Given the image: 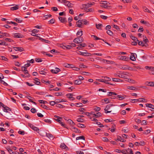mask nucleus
I'll use <instances>...</instances> for the list:
<instances>
[{"instance_id":"nucleus-1","label":"nucleus","mask_w":154,"mask_h":154,"mask_svg":"<svg viewBox=\"0 0 154 154\" xmlns=\"http://www.w3.org/2000/svg\"><path fill=\"white\" fill-rule=\"evenodd\" d=\"M138 101L140 102L146 103L147 102V100L144 98H139L138 99H131L130 101L132 103H135V102Z\"/></svg>"},{"instance_id":"nucleus-2","label":"nucleus","mask_w":154,"mask_h":154,"mask_svg":"<svg viewBox=\"0 0 154 154\" xmlns=\"http://www.w3.org/2000/svg\"><path fill=\"white\" fill-rule=\"evenodd\" d=\"M101 2H102L101 1ZM103 3H101V5H100V6L103 8H108L109 7H110L109 6L107 5H109L110 3L106 1H102Z\"/></svg>"},{"instance_id":"nucleus-3","label":"nucleus","mask_w":154,"mask_h":154,"mask_svg":"<svg viewBox=\"0 0 154 154\" xmlns=\"http://www.w3.org/2000/svg\"><path fill=\"white\" fill-rule=\"evenodd\" d=\"M22 70L25 74H26L27 77H29L30 76V74L29 73L27 68L26 66H23L21 67Z\"/></svg>"},{"instance_id":"nucleus-4","label":"nucleus","mask_w":154,"mask_h":154,"mask_svg":"<svg viewBox=\"0 0 154 154\" xmlns=\"http://www.w3.org/2000/svg\"><path fill=\"white\" fill-rule=\"evenodd\" d=\"M84 40L82 38H81L80 39L79 37L75 38L73 40V42L76 43H81L83 42Z\"/></svg>"},{"instance_id":"nucleus-5","label":"nucleus","mask_w":154,"mask_h":154,"mask_svg":"<svg viewBox=\"0 0 154 154\" xmlns=\"http://www.w3.org/2000/svg\"><path fill=\"white\" fill-rule=\"evenodd\" d=\"M94 3H88L87 4H83L82 5V7L85 9H86L88 8L91 7L92 5H94Z\"/></svg>"},{"instance_id":"nucleus-6","label":"nucleus","mask_w":154,"mask_h":154,"mask_svg":"<svg viewBox=\"0 0 154 154\" xmlns=\"http://www.w3.org/2000/svg\"><path fill=\"white\" fill-rule=\"evenodd\" d=\"M79 54L82 56H89L91 55V53L88 52H83L81 51H79Z\"/></svg>"},{"instance_id":"nucleus-7","label":"nucleus","mask_w":154,"mask_h":154,"mask_svg":"<svg viewBox=\"0 0 154 154\" xmlns=\"http://www.w3.org/2000/svg\"><path fill=\"white\" fill-rule=\"evenodd\" d=\"M71 129L72 131L73 132H74L75 133H80L81 131L80 130H79L78 128L74 127L73 126H72L71 128Z\"/></svg>"},{"instance_id":"nucleus-8","label":"nucleus","mask_w":154,"mask_h":154,"mask_svg":"<svg viewBox=\"0 0 154 154\" xmlns=\"http://www.w3.org/2000/svg\"><path fill=\"white\" fill-rule=\"evenodd\" d=\"M13 37L16 38H22L23 35L19 33H14L13 34Z\"/></svg>"},{"instance_id":"nucleus-9","label":"nucleus","mask_w":154,"mask_h":154,"mask_svg":"<svg viewBox=\"0 0 154 154\" xmlns=\"http://www.w3.org/2000/svg\"><path fill=\"white\" fill-rule=\"evenodd\" d=\"M83 23L82 22V20H79L76 22V24L78 27L82 28V27Z\"/></svg>"},{"instance_id":"nucleus-10","label":"nucleus","mask_w":154,"mask_h":154,"mask_svg":"<svg viewBox=\"0 0 154 154\" xmlns=\"http://www.w3.org/2000/svg\"><path fill=\"white\" fill-rule=\"evenodd\" d=\"M13 48L16 51H19L20 52H22L24 50L23 48L22 47H14Z\"/></svg>"},{"instance_id":"nucleus-11","label":"nucleus","mask_w":154,"mask_h":154,"mask_svg":"<svg viewBox=\"0 0 154 154\" xmlns=\"http://www.w3.org/2000/svg\"><path fill=\"white\" fill-rule=\"evenodd\" d=\"M91 37H93V38H94L95 40H102L103 42H105L106 44H108L109 45H110L109 43H108V42H105L103 39H102L99 38H98L96 35H92Z\"/></svg>"},{"instance_id":"nucleus-12","label":"nucleus","mask_w":154,"mask_h":154,"mask_svg":"<svg viewBox=\"0 0 154 154\" xmlns=\"http://www.w3.org/2000/svg\"><path fill=\"white\" fill-rule=\"evenodd\" d=\"M64 3L69 8H72L73 7L72 4L66 0Z\"/></svg>"},{"instance_id":"nucleus-13","label":"nucleus","mask_w":154,"mask_h":154,"mask_svg":"<svg viewBox=\"0 0 154 154\" xmlns=\"http://www.w3.org/2000/svg\"><path fill=\"white\" fill-rule=\"evenodd\" d=\"M102 61L103 63H106L108 64L111 63L112 64H114L115 63V62L110 60H106L105 59H103Z\"/></svg>"},{"instance_id":"nucleus-14","label":"nucleus","mask_w":154,"mask_h":154,"mask_svg":"<svg viewBox=\"0 0 154 154\" xmlns=\"http://www.w3.org/2000/svg\"><path fill=\"white\" fill-rule=\"evenodd\" d=\"M47 71V70L46 69H42L41 70H40L39 71V72L40 74L43 75H45L47 73L46 71Z\"/></svg>"},{"instance_id":"nucleus-15","label":"nucleus","mask_w":154,"mask_h":154,"mask_svg":"<svg viewBox=\"0 0 154 154\" xmlns=\"http://www.w3.org/2000/svg\"><path fill=\"white\" fill-rule=\"evenodd\" d=\"M51 72L54 73L56 74L58 72L60 71V70L58 68H55V69H52L51 70Z\"/></svg>"},{"instance_id":"nucleus-16","label":"nucleus","mask_w":154,"mask_h":154,"mask_svg":"<svg viewBox=\"0 0 154 154\" xmlns=\"http://www.w3.org/2000/svg\"><path fill=\"white\" fill-rule=\"evenodd\" d=\"M145 105L146 107L153 109H151V111H154V105L150 103H146Z\"/></svg>"},{"instance_id":"nucleus-17","label":"nucleus","mask_w":154,"mask_h":154,"mask_svg":"<svg viewBox=\"0 0 154 154\" xmlns=\"http://www.w3.org/2000/svg\"><path fill=\"white\" fill-rule=\"evenodd\" d=\"M58 18L60 21L63 23H65L66 22V18L65 17H59Z\"/></svg>"},{"instance_id":"nucleus-18","label":"nucleus","mask_w":154,"mask_h":154,"mask_svg":"<svg viewBox=\"0 0 154 154\" xmlns=\"http://www.w3.org/2000/svg\"><path fill=\"white\" fill-rule=\"evenodd\" d=\"M29 126L33 130L35 131H38L39 129L37 127L34 126L32 124H29Z\"/></svg>"},{"instance_id":"nucleus-19","label":"nucleus","mask_w":154,"mask_h":154,"mask_svg":"<svg viewBox=\"0 0 154 154\" xmlns=\"http://www.w3.org/2000/svg\"><path fill=\"white\" fill-rule=\"evenodd\" d=\"M145 84L147 86L151 87H154V82H146Z\"/></svg>"},{"instance_id":"nucleus-20","label":"nucleus","mask_w":154,"mask_h":154,"mask_svg":"<svg viewBox=\"0 0 154 154\" xmlns=\"http://www.w3.org/2000/svg\"><path fill=\"white\" fill-rule=\"evenodd\" d=\"M3 109V111L5 112H8V111H11V109L9 107H7L4 105V106L2 107Z\"/></svg>"},{"instance_id":"nucleus-21","label":"nucleus","mask_w":154,"mask_h":154,"mask_svg":"<svg viewBox=\"0 0 154 154\" xmlns=\"http://www.w3.org/2000/svg\"><path fill=\"white\" fill-rule=\"evenodd\" d=\"M60 147L65 149L66 150L68 149V148L64 143H61L60 146Z\"/></svg>"},{"instance_id":"nucleus-22","label":"nucleus","mask_w":154,"mask_h":154,"mask_svg":"<svg viewBox=\"0 0 154 154\" xmlns=\"http://www.w3.org/2000/svg\"><path fill=\"white\" fill-rule=\"evenodd\" d=\"M98 81L100 82H103L106 84H109V83L107 82L106 79H97Z\"/></svg>"},{"instance_id":"nucleus-23","label":"nucleus","mask_w":154,"mask_h":154,"mask_svg":"<svg viewBox=\"0 0 154 154\" xmlns=\"http://www.w3.org/2000/svg\"><path fill=\"white\" fill-rule=\"evenodd\" d=\"M67 122L68 124L74 126L75 125V123L71 119H69L67 120Z\"/></svg>"},{"instance_id":"nucleus-24","label":"nucleus","mask_w":154,"mask_h":154,"mask_svg":"<svg viewBox=\"0 0 154 154\" xmlns=\"http://www.w3.org/2000/svg\"><path fill=\"white\" fill-rule=\"evenodd\" d=\"M128 59V57H127L126 56H122L120 57L119 59L123 60H127Z\"/></svg>"},{"instance_id":"nucleus-25","label":"nucleus","mask_w":154,"mask_h":154,"mask_svg":"<svg viewBox=\"0 0 154 154\" xmlns=\"http://www.w3.org/2000/svg\"><path fill=\"white\" fill-rule=\"evenodd\" d=\"M125 75H127V74L126 73L119 74V75H117V76L122 78H125Z\"/></svg>"},{"instance_id":"nucleus-26","label":"nucleus","mask_w":154,"mask_h":154,"mask_svg":"<svg viewBox=\"0 0 154 154\" xmlns=\"http://www.w3.org/2000/svg\"><path fill=\"white\" fill-rule=\"evenodd\" d=\"M83 35V31L81 30H79L78 31L77 33V35L79 36V37H80Z\"/></svg>"},{"instance_id":"nucleus-27","label":"nucleus","mask_w":154,"mask_h":154,"mask_svg":"<svg viewBox=\"0 0 154 154\" xmlns=\"http://www.w3.org/2000/svg\"><path fill=\"white\" fill-rule=\"evenodd\" d=\"M112 106H113V105L112 104H109L108 105H107L106 106V107L105 108L104 110L105 111H106L107 110H109V109Z\"/></svg>"},{"instance_id":"nucleus-28","label":"nucleus","mask_w":154,"mask_h":154,"mask_svg":"<svg viewBox=\"0 0 154 154\" xmlns=\"http://www.w3.org/2000/svg\"><path fill=\"white\" fill-rule=\"evenodd\" d=\"M112 80L113 82H122V80L120 79L112 78Z\"/></svg>"},{"instance_id":"nucleus-29","label":"nucleus","mask_w":154,"mask_h":154,"mask_svg":"<svg viewBox=\"0 0 154 154\" xmlns=\"http://www.w3.org/2000/svg\"><path fill=\"white\" fill-rule=\"evenodd\" d=\"M82 83L81 81L78 80H75L74 82V83L77 85L81 84Z\"/></svg>"},{"instance_id":"nucleus-30","label":"nucleus","mask_w":154,"mask_h":154,"mask_svg":"<svg viewBox=\"0 0 154 154\" xmlns=\"http://www.w3.org/2000/svg\"><path fill=\"white\" fill-rule=\"evenodd\" d=\"M35 84L37 85H39L40 83L39 82V80L38 79L35 78L34 79Z\"/></svg>"},{"instance_id":"nucleus-31","label":"nucleus","mask_w":154,"mask_h":154,"mask_svg":"<svg viewBox=\"0 0 154 154\" xmlns=\"http://www.w3.org/2000/svg\"><path fill=\"white\" fill-rule=\"evenodd\" d=\"M19 8V6L18 5H16L15 6L11 7V10L12 11L16 10L18 9Z\"/></svg>"},{"instance_id":"nucleus-32","label":"nucleus","mask_w":154,"mask_h":154,"mask_svg":"<svg viewBox=\"0 0 154 154\" xmlns=\"http://www.w3.org/2000/svg\"><path fill=\"white\" fill-rule=\"evenodd\" d=\"M143 11L146 12H147L149 13H151V11H149L147 8H146L145 6H143Z\"/></svg>"},{"instance_id":"nucleus-33","label":"nucleus","mask_w":154,"mask_h":154,"mask_svg":"<svg viewBox=\"0 0 154 154\" xmlns=\"http://www.w3.org/2000/svg\"><path fill=\"white\" fill-rule=\"evenodd\" d=\"M77 126L81 128H85L86 127L85 125L79 123L77 124Z\"/></svg>"},{"instance_id":"nucleus-34","label":"nucleus","mask_w":154,"mask_h":154,"mask_svg":"<svg viewBox=\"0 0 154 154\" xmlns=\"http://www.w3.org/2000/svg\"><path fill=\"white\" fill-rule=\"evenodd\" d=\"M96 114H94V117L97 118L98 117H100L101 116V114L100 112H98Z\"/></svg>"},{"instance_id":"nucleus-35","label":"nucleus","mask_w":154,"mask_h":154,"mask_svg":"<svg viewBox=\"0 0 154 154\" xmlns=\"http://www.w3.org/2000/svg\"><path fill=\"white\" fill-rule=\"evenodd\" d=\"M52 16V15L50 14L46 15L43 16V19L44 20H46L48 19V18Z\"/></svg>"},{"instance_id":"nucleus-36","label":"nucleus","mask_w":154,"mask_h":154,"mask_svg":"<svg viewBox=\"0 0 154 154\" xmlns=\"http://www.w3.org/2000/svg\"><path fill=\"white\" fill-rule=\"evenodd\" d=\"M0 59L5 60V61H7L8 60L7 57L4 56H0Z\"/></svg>"},{"instance_id":"nucleus-37","label":"nucleus","mask_w":154,"mask_h":154,"mask_svg":"<svg viewBox=\"0 0 154 154\" xmlns=\"http://www.w3.org/2000/svg\"><path fill=\"white\" fill-rule=\"evenodd\" d=\"M85 11L87 12H92L94 11V9L92 8H89V9H85Z\"/></svg>"},{"instance_id":"nucleus-38","label":"nucleus","mask_w":154,"mask_h":154,"mask_svg":"<svg viewBox=\"0 0 154 154\" xmlns=\"http://www.w3.org/2000/svg\"><path fill=\"white\" fill-rule=\"evenodd\" d=\"M1 36H2L3 37H4V36L6 37H9L10 35L8 33L3 32Z\"/></svg>"},{"instance_id":"nucleus-39","label":"nucleus","mask_w":154,"mask_h":154,"mask_svg":"<svg viewBox=\"0 0 154 154\" xmlns=\"http://www.w3.org/2000/svg\"><path fill=\"white\" fill-rule=\"evenodd\" d=\"M44 121L45 122L48 123V124H51L52 122L51 120H50V119H44Z\"/></svg>"},{"instance_id":"nucleus-40","label":"nucleus","mask_w":154,"mask_h":154,"mask_svg":"<svg viewBox=\"0 0 154 154\" xmlns=\"http://www.w3.org/2000/svg\"><path fill=\"white\" fill-rule=\"evenodd\" d=\"M66 96L68 98L70 99L73 96V95L72 94L69 93L66 94Z\"/></svg>"},{"instance_id":"nucleus-41","label":"nucleus","mask_w":154,"mask_h":154,"mask_svg":"<svg viewBox=\"0 0 154 154\" xmlns=\"http://www.w3.org/2000/svg\"><path fill=\"white\" fill-rule=\"evenodd\" d=\"M80 139H82L84 140H85V137L83 136H80L76 137V140H79Z\"/></svg>"},{"instance_id":"nucleus-42","label":"nucleus","mask_w":154,"mask_h":154,"mask_svg":"<svg viewBox=\"0 0 154 154\" xmlns=\"http://www.w3.org/2000/svg\"><path fill=\"white\" fill-rule=\"evenodd\" d=\"M130 59L131 60H132L133 61H134L136 60V59H135V57L134 56V54L131 55L130 56Z\"/></svg>"},{"instance_id":"nucleus-43","label":"nucleus","mask_w":154,"mask_h":154,"mask_svg":"<svg viewBox=\"0 0 154 154\" xmlns=\"http://www.w3.org/2000/svg\"><path fill=\"white\" fill-rule=\"evenodd\" d=\"M117 97L119 98V100H122L124 99L125 98V97L124 96H122L121 95H118L117 96Z\"/></svg>"},{"instance_id":"nucleus-44","label":"nucleus","mask_w":154,"mask_h":154,"mask_svg":"<svg viewBox=\"0 0 154 154\" xmlns=\"http://www.w3.org/2000/svg\"><path fill=\"white\" fill-rule=\"evenodd\" d=\"M56 102L57 103H60L61 102H66V101L64 100L63 99H57L56 100Z\"/></svg>"},{"instance_id":"nucleus-45","label":"nucleus","mask_w":154,"mask_h":154,"mask_svg":"<svg viewBox=\"0 0 154 154\" xmlns=\"http://www.w3.org/2000/svg\"><path fill=\"white\" fill-rule=\"evenodd\" d=\"M4 40L6 41H8L10 42H13L14 41L11 39L8 38H4Z\"/></svg>"},{"instance_id":"nucleus-46","label":"nucleus","mask_w":154,"mask_h":154,"mask_svg":"<svg viewBox=\"0 0 154 154\" xmlns=\"http://www.w3.org/2000/svg\"><path fill=\"white\" fill-rule=\"evenodd\" d=\"M14 20L16 21V22L18 23H21L22 22L23 20H20V19H18L17 18H15L14 19Z\"/></svg>"},{"instance_id":"nucleus-47","label":"nucleus","mask_w":154,"mask_h":154,"mask_svg":"<svg viewBox=\"0 0 154 154\" xmlns=\"http://www.w3.org/2000/svg\"><path fill=\"white\" fill-rule=\"evenodd\" d=\"M138 44L139 45L141 46H145L144 44L143 43V42L142 41H138Z\"/></svg>"},{"instance_id":"nucleus-48","label":"nucleus","mask_w":154,"mask_h":154,"mask_svg":"<svg viewBox=\"0 0 154 154\" xmlns=\"http://www.w3.org/2000/svg\"><path fill=\"white\" fill-rule=\"evenodd\" d=\"M131 38L134 41H137V42L139 41V40L137 39V38L134 36L131 35Z\"/></svg>"},{"instance_id":"nucleus-49","label":"nucleus","mask_w":154,"mask_h":154,"mask_svg":"<svg viewBox=\"0 0 154 154\" xmlns=\"http://www.w3.org/2000/svg\"><path fill=\"white\" fill-rule=\"evenodd\" d=\"M46 136L49 138H53V135L49 133H47Z\"/></svg>"},{"instance_id":"nucleus-50","label":"nucleus","mask_w":154,"mask_h":154,"mask_svg":"<svg viewBox=\"0 0 154 154\" xmlns=\"http://www.w3.org/2000/svg\"><path fill=\"white\" fill-rule=\"evenodd\" d=\"M102 24L100 23L96 24V28L98 29H100L101 28Z\"/></svg>"},{"instance_id":"nucleus-51","label":"nucleus","mask_w":154,"mask_h":154,"mask_svg":"<svg viewBox=\"0 0 154 154\" xmlns=\"http://www.w3.org/2000/svg\"><path fill=\"white\" fill-rule=\"evenodd\" d=\"M124 3H130L132 2L131 0H122Z\"/></svg>"},{"instance_id":"nucleus-52","label":"nucleus","mask_w":154,"mask_h":154,"mask_svg":"<svg viewBox=\"0 0 154 154\" xmlns=\"http://www.w3.org/2000/svg\"><path fill=\"white\" fill-rule=\"evenodd\" d=\"M0 81L1 83L3 84L4 85L6 86L8 85V84L3 80L1 79V80H0Z\"/></svg>"},{"instance_id":"nucleus-53","label":"nucleus","mask_w":154,"mask_h":154,"mask_svg":"<svg viewBox=\"0 0 154 154\" xmlns=\"http://www.w3.org/2000/svg\"><path fill=\"white\" fill-rule=\"evenodd\" d=\"M55 94L57 96H62L63 95L62 92H56L55 93Z\"/></svg>"},{"instance_id":"nucleus-54","label":"nucleus","mask_w":154,"mask_h":154,"mask_svg":"<svg viewBox=\"0 0 154 154\" xmlns=\"http://www.w3.org/2000/svg\"><path fill=\"white\" fill-rule=\"evenodd\" d=\"M55 20L54 19H52L50 20L48 22L49 23L53 24L55 22Z\"/></svg>"},{"instance_id":"nucleus-55","label":"nucleus","mask_w":154,"mask_h":154,"mask_svg":"<svg viewBox=\"0 0 154 154\" xmlns=\"http://www.w3.org/2000/svg\"><path fill=\"white\" fill-rule=\"evenodd\" d=\"M75 105H77L76 106L78 107H81L82 106V104L81 103H76Z\"/></svg>"},{"instance_id":"nucleus-56","label":"nucleus","mask_w":154,"mask_h":154,"mask_svg":"<svg viewBox=\"0 0 154 154\" xmlns=\"http://www.w3.org/2000/svg\"><path fill=\"white\" fill-rule=\"evenodd\" d=\"M128 89L134 90H137V88L134 86H129L128 87Z\"/></svg>"},{"instance_id":"nucleus-57","label":"nucleus","mask_w":154,"mask_h":154,"mask_svg":"<svg viewBox=\"0 0 154 154\" xmlns=\"http://www.w3.org/2000/svg\"><path fill=\"white\" fill-rule=\"evenodd\" d=\"M107 33L110 35H112L113 34L112 32L110 30H108L106 31Z\"/></svg>"},{"instance_id":"nucleus-58","label":"nucleus","mask_w":154,"mask_h":154,"mask_svg":"<svg viewBox=\"0 0 154 154\" xmlns=\"http://www.w3.org/2000/svg\"><path fill=\"white\" fill-rule=\"evenodd\" d=\"M143 41L145 42V43H146L148 42L149 40L145 36L143 38Z\"/></svg>"},{"instance_id":"nucleus-59","label":"nucleus","mask_w":154,"mask_h":154,"mask_svg":"<svg viewBox=\"0 0 154 154\" xmlns=\"http://www.w3.org/2000/svg\"><path fill=\"white\" fill-rule=\"evenodd\" d=\"M127 152H128V151H129L130 153L131 154H134V153L132 150V149H130L129 148H128L127 150H126Z\"/></svg>"},{"instance_id":"nucleus-60","label":"nucleus","mask_w":154,"mask_h":154,"mask_svg":"<svg viewBox=\"0 0 154 154\" xmlns=\"http://www.w3.org/2000/svg\"><path fill=\"white\" fill-rule=\"evenodd\" d=\"M6 149L8 150V152L10 154H11L12 149H11L10 148V147L9 146H7L6 147Z\"/></svg>"},{"instance_id":"nucleus-61","label":"nucleus","mask_w":154,"mask_h":154,"mask_svg":"<svg viewBox=\"0 0 154 154\" xmlns=\"http://www.w3.org/2000/svg\"><path fill=\"white\" fill-rule=\"evenodd\" d=\"M93 66L95 67L96 68H103V67H102L100 66L99 65L95 64H93Z\"/></svg>"},{"instance_id":"nucleus-62","label":"nucleus","mask_w":154,"mask_h":154,"mask_svg":"<svg viewBox=\"0 0 154 154\" xmlns=\"http://www.w3.org/2000/svg\"><path fill=\"white\" fill-rule=\"evenodd\" d=\"M79 45L81 47H85L86 46V45L84 43H80Z\"/></svg>"},{"instance_id":"nucleus-63","label":"nucleus","mask_w":154,"mask_h":154,"mask_svg":"<svg viewBox=\"0 0 154 154\" xmlns=\"http://www.w3.org/2000/svg\"><path fill=\"white\" fill-rule=\"evenodd\" d=\"M35 61L37 62H41L42 61V60L41 58H37L35 59Z\"/></svg>"},{"instance_id":"nucleus-64","label":"nucleus","mask_w":154,"mask_h":154,"mask_svg":"<svg viewBox=\"0 0 154 154\" xmlns=\"http://www.w3.org/2000/svg\"><path fill=\"white\" fill-rule=\"evenodd\" d=\"M77 121L79 122H83V119L81 118H78Z\"/></svg>"}]
</instances>
